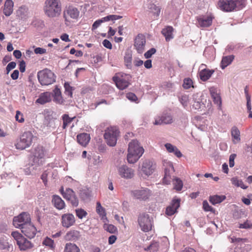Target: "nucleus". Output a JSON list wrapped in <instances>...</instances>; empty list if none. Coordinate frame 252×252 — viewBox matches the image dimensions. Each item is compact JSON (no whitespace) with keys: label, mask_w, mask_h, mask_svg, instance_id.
Segmentation results:
<instances>
[{"label":"nucleus","mask_w":252,"mask_h":252,"mask_svg":"<svg viewBox=\"0 0 252 252\" xmlns=\"http://www.w3.org/2000/svg\"><path fill=\"white\" fill-rule=\"evenodd\" d=\"M127 160L129 163H135L142 156L144 150L137 140H133L128 144Z\"/></svg>","instance_id":"f257e3e1"},{"label":"nucleus","mask_w":252,"mask_h":252,"mask_svg":"<svg viewBox=\"0 0 252 252\" xmlns=\"http://www.w3.org/2000/svg\"><path fill=\"white\" fill-rule=\"evenodd\" d=\"M45 14L49 18L59 16L62 11L60 0H46L43 6Z\"/></svg>","instance_id":"f03ea898"},{"label":"nucleus","mask_w":252,"mask_h":252,"mask_svg":"<svg viewBox=\"0 0 252 252\" xmlns=\"http://www.w3.org/2000/svg\"><path fill=\"white\" fill-rule=\"evenodd\" d=\"M120 131L117 127L111 126L105 130L104 138L106 143L110 146H115L117 143Z\"/></svg>","instance_id":"7ed1b4c3"},{"label":"nucleus","mask_w":252,"mask_h":252,"mask_svg":"<svg viewBox=\"0 0 252 252\" xmlns=\"http://www.w3.org/2000/svg\"><path fill=\"white\" fill-rule=\"evenodd\" d=\"M37 78L42 85H49L55 82L54 73L50 69L45 68L37 73Z\"/></svg>","instance_id":"20e7f679"},{"label":"nucleus","mask_w":252,"mask_h":252,"mask_svg":"<svg viewBox=\"0 0 252 252\" xmlns=\"http://www.w3.org/2000/svg\"><path fill=\"white\" fill-rule=\"evenodd\" d=\"M33 138V135L31 131L24 132L15 144L16 149L22 150L29 147L32 142Z\"/></svg>","instance_id":"39448f33"},{"label":"nucleus","mask_w":252,"mask_h":252,"mask_svg":"<svg viewBox=\"0 0 252 252\" xmlns=\"http://www.w3.org/2000/svg\"><path fill=\"white\" fill-rule=\"evenodd\" d=\"M138 222L141 230L143 232H149L152 230L153 220L147 213L140 214L138 217Z\"/></svg>","instance_id":"423d86ee"},{"label":"nucleus","mask_w":252,"mask_h":252,"mask_svg":"<svg viewBox=\"0 0 252 252\" xmlns=\"http://www.w3.org/2000/svg\"><path fill=\"white\" fill-rule=\"evenodd\" d=\"M60 191L63 197L69 201L73 207H77L79 205V199L75 192L70 188H66L64 190L63 187H62Z\"/></svg>","instance_id":"0eeeda50"},{"label":"nucleus","mask_w":252,"mask_h":252,"mask_svg":"<svg viewBox=\"0 0 252 252\" xmlns=\"http://www.w3.org/2000/svg\"><path fill=\"white\" fill-rule=\"evenodd\" d=\"M31 222L30 215L25 212H23L17 217H14L13 220L14 226L21 229V227L25 226L26 224Z\"/></svg>","instance_id":"6e6552de"},{"label":"nucleus","mask_w":252,"mask_h":252,"mask_svg":"<svg viewBox=\"0 0 252 252\" xmlns=\"http://www.w3.org/2000/svg\"><path fill=\"white\" fill-rule=\"evenodd\" d=\"M156 168L155 162L150 159H146L142 163L141 171L144 174L149 176L154 172Z\"/></svg>","instance_id":"1a4fd4ad"},{"label":"nucleus","mask_w":252,"mask_h":252,"mask_svg":"<svg viewBox=\"0 0 252 252\" xmlns=\"http://www.w3.org/2000/svg\"><path fill=\"white\" fill-rule=\"evenodd\" d=\"M131 194L136 199L145 200L150 196L151 192L147 188H142L141 189L132 191Z\"/></svg>","instance_id":"9d476101"},{"label":"nucleus","mask_w":252,"mask_h":252,"mask_svg":"<svg viewBox=\"0 0 252 252\" xmlns=\"http://www.w3.org/2000/svg\"><path fill=\"white\" fill-rule=\"evenodd\" d=\"M125 77L126 78H124L123 76L121 77L114 76L113 78V81L115 82L117 88L120 90H124L129 85V75H125Z\"/></svg>","instance_id":"9b49d317"},{"label":"nucleus","mask_w":252,"mask_h":252,"mask_svg":"<svg viewBox=\"0 0 252 252\" xmlns=\"http://www.w3.org/2000/svg\"><path fill=\"white\" fill-rule=\"evenodd\" d=\"M80 12L77 8L73 6H69L64 11L63 17L66 21L68 18L76 20L79 16Z\"/></svg>","instance_id":"f8f14e48"},{"label":"nucleus","mask_w":252,"mask_h":252,"mask_svg":"<svg viewBox=\"0 0 252 252\" xmlns=\"http://www.w3.org/2000/svg\"><path fill=\"white\" fill-rule=\"evenodd\" d=\"M61 222L63 227L68 228L75 224V218L72 214H64L62 216Z\"/></svg>","instance_id":"ddd939ff"},{"label":"nucleus","mask_w":252,"mask_h":252,"mask_svg":"<svg viewBox=\"0 0 252 252\" xmlns=\"http://www.w3.org/2000/svg\"><path fill=\"white\" fill-rule=\"evenodd\" d=\"M118 172L122 178L127 179L132 178L134 175V170L125 165H123L118 168Z\"/></svg>","instance_id":"4468645a"},{"label":"nucleus","mask_w":252,"mask_h":252,"mask_svg":"<svg viewBox=\"0 0 252 252\" xmlns=\"http://www.w3.org/2000/svg\"><path fill=\"white\" fill-rule=\"evenodd\" d=\"M22 232L27 237L31 239L33 238L36 233V229L35 227L31 223L26 224L25 226L21 227Z\"/></svg>","instance_id":"2eb2a0df"},{"label":"nucleus","mask_w":252,"mask_h":252,"mask_svg":"<svg viewBox=\"0 0 252 252\" xmlns=\"http://www.w3.org/2000/svg\"><path fill=\"white\" fill-rule=\"evenodd\" d=\"M218 5L221 10L225 11L230 12L236 9L233 0H220Z\"/></svg>","instance_id":"dca6fc26"},{"label":"nucleus","mask_w":252,"mask_h":252,"mask_svg":"<svg viewBox=\"0 0 252 252\" xmlns=\"http://www.w3.org/2000/svg\"><path fill=\"white\" fill-rule=\"evenodd\" d=\"M175 171L173 165L171 162L166 163V167L164 169V176L163 179V182L165 184L170 183L171 174Z\"/></svg>","instance_id":"f3484780"},{"label":"nucleus","mask_w":252,"mask_h":252,"mask_svg":"<svg viewBox=\"0 0 252 252\" xmlns=\"http://www.w3.org/2000/svg\"><path fill=\"white\" fill-rule=\"evenodd\" d=\"M45 156V151L43 147L38 146L35 148L33 162L34 164L39 165L42 161H40Z\"/></svg>","instance_id":"a211bd4d"},{"label":"nucleus","mask_w":252,"mask_h":252,"mask_svg":"<svg viewBox=\"0 0 252 252\" xmlns=\"http://www.w3.org/2000/svg\"><path fill=\"white\" fill-rule=\"evenodd\" d=\"M146 39L142 34H138L135 39L134 46L138 53H142L144 50Z\"/></svg>","instance_id":"6ab92c4d"},{"label":"nucleus","mask_w":252,"mask_h":252,"mask_svg":"<svg viewBox=\"0 0 252 252\" xmlns=\"http://www.w3.org/2000/svg\"><path fill=\"white\" fill-rule=\"evenodd\" d=\"M180 205V199H173L170 204L167 207L166 214L168 216L174 215Z\"/></svg>","instance_id":"aec40b11"},{"label":"nucleus","mask_w":252,"mask_h":252,"mask_svg":"<svg viewBox=\"0 0 252 252\" xmlns=\"http://www.w3.org/2000/svg\"><path fill=\"white\" fill-rule=\"evenodd\" d=\"M213 17L211 16L197 17V26L201 28L208 27L212 23Z\"/></svg>","instance_id":"412c9836"},{"label":"nucleus","mask_w":252,"mask_h":252,"mask_svg":"<svg viewBox=\"0 0 252 252\" xmlns=\"http://www.w3.org/2000/svg\"><path fill=\"white\" fill-rule=\"evenodd\" d=\"M173 122L172 117L168 114H163L160 117L155 119L154 124L159 125L162 124H170Z\"/></svg>","instance_id":"4be33fe9"},{"label":"nucleus","mask_w":252,"mask_h":252,"mask_svg":"<svg viewBox=\"0 0 252 252\" xmlns=\"http://www.w3.org/2000/svg\"><path fill=\"white\" fill-rule=\"evenodd\" d=\"M52 97H53V101L57 104H63L64 102L62 93L60 89L56 86L51 93Z\"/></svg>","instance_id":"5701e85b"},{"label":"nucleus","mask_w":252,"mask_h":252,"mask_svg":"<svg viewBox=\"0 0 252 252\" xmlns=\"http://www.w3.org/2000/svg\"><path fill=\"white\" fill-rule=\"evenodd\" d=\"M21 251H26L33 247L32 243L23 237L17 244Z\"/></svg>","instance_id":"b1692460"},{"label":"nucleus","mask_w":252,"mask_h":252,"mask_svg":"<svg viewBox=\"0 0 252 252\" xmlns=\"http://www.w3.org/2000/svg\"><path fill=\"white\" fill-rule=\"evenodd\" d=\"M52 202L55 207L58 210H62L65 207V205L64 201L59 195H53Z\"/></svg>","instance_id":"393cba45"},{"label":"nucleus","mask_w":252,"mask_h":252,"mask_svg":"<svg viewBox=\"0 0 252 252\" xmlns=\"http://www.w3.org/2000/svg\"><path fill=\"white\" fill-rule=\"evenodd\" d=\"M52 100L51 93L45 92L41 94L38 99H36V102L41 104H44L47 102L51 101Z\"/></svg>","instance_id":"a878e982"},{"label":"nucleus","mask_w":252,"mask_h":252,"mask_svg":"<svg viewBox=\"0 0 252 252\" xmlns=\"http://www.w3.org/2000/svg\"><path fill=\"white\" fill-rule=\"evenodd\" d=\"M80 232L77 230H70L65 236V239L67 241H76L80 237Z\"/></svg>","instance_id":"bb28decb"},{"label":"nucleus","mask_w":252,"mask_h":252,"mask_svg":"<svg viewBox=\"0 0 252 252\" xmlns=\"http://www.w3.org/2000/svg\"><path fill=\"white\" fill-rule=\"evenodd\" d=\"M13 246L9 244L7 241L3 238H0V250L4 252H11L13 251Z\"/></svg>","instance_id":"cd10ccee"},{"label":"nucleus","mask_w":252,"mask_h":252,"mask_svg":"<svg viewBox=\"0 0 252 252\" xmlns=\"http://www.w3.org/2000/svg\"><path fill=\"white\" fill-rule=\"evenodd\" d=\"M13 2L12 0H6L3 10V13L6 16H9L13 12Z\"/></svg>","instance_id":"c85d7f7f"},{"label":"nucleus","mask_w":252,"mask_h":252,"mask_svg":"<svg viewBox=\"0 0 252 252\" xmlns=\"http://www.w3.org/2000/svg\"><path fill=\"white\" fill-rule=\"evenodd\" d=\"M214 70L204 68L199 72V77L203 81L208 80L214 73Z\"/></svg>","instance_id":"c756f323"},{"label":"nucleus","mask_w":252,"mask_h":252,"mask_svg":"<svg viewBox=\"0 0 252 252\" xmlns=\"http://www.w3.org/2000/svg\"><path fill=\"white\" fill-rule=\"evenodd\" d=\"M77 139L80 145L86 146L90 140V136L88 133H83L77 135Z\"/></svg>","instance_id":"7c9ffc66"},{"label":"nucleus","mask_w":252,"mask_h":252,"mask_svg":"<svg viewBox=\"0 0 252 252\" xmlns=\"http://www.w3.org/2000/svg\"><path fill=\"white\" fill-rule=\"evenodd\" d=\"M173 28L171 26H167L162 29L161 33L164 36L166 41H169L173 38Z\"/></svg>","instance_id":"2f4dec72"},{"label":"nucleus","mask_w":252,"mask_h":252,"mask_svg":"<svg viewBox=\"0 0 252 252\" xmlns=\"http://www.w3.org/2000/svg\"><path fill=\"white\" fill-rule=\"evenodd\" d=\"M165 147L168 152L173 153L174 155L178 158H180L182 157V153L176 146L172 145L170 143H166L165 144Z\"/></svg>","instance_id":"473e14b6"},{"label":"nucleus","mask_w":252,"mask_h":252,"mask_svg":"<svg viewBox=\"0 0 252 252\" xmlns=\"http://www.w3.org/2000/svg\"><path fill=\"white\" fill-rule=\"evenodd\" d=\"M234 59V56L233 55H229L223 57L220 63L221 68L222 69H224L226 67L231 63Z\"/></svg>","instance_id":"72a5a7b5"},{"label":"nucleus","mask_w":252,"mask_h":252,"mask_svg":"<svg viewBox=\"0 0 252 252\" xmlns=\"http://www.w3.org/2000/svg\"><path fill=\"white\" fill-rule=\"evenodd\" d=\"M226 198V196L223 195H214L210 196L209 197V201L214 205L219 204L222 202Z\"/></svg>","instance_id":"f704fd0d"},{"label":"nucleus","mask_w":252,"mask_h":252,"mask_svg":"<svg viewBox=\"0 0 252 252\" xmlns=\"http://www.w3.org/2000/svg\"><path fill=\"white\" fill-rule=\"evenodd\" d=\"M64 252H80V249L75 244L68 243L65 245Z\"/></svg>","instance_id":"c9c22d12"},{"label":"nucleus","mask_w":252,"mask_h":252,"mask_svg":"<svg viewBox=\"0 0 252 252\" xmlns=\"http://www.w3.org/2000/svg\"><path fill=\"white\" fill-rule=\"evenodd\" d=\"M148 8L150 10V12L156 15V16L159 15L161 8L159 6H157L154 3H150L148 4Z\"/></svg>","instance_id":"e433bc0d"},{"label":"nucleus","mask_w":252,"mask_h":252,"mask_svg":"<svg viewBox=\"0 0 252 252\" xmlns=\"http://www.w3.org/2000/svg\"><path fill=\"white\" fill-rule=\"evenodd\" d=\"M124 62L125 65L128 69H131L132 64V55L131 53L127 52L126 53L124 57Z\"/></svg>","instance_id":"4c0bfd02"},{"label":"nucleus","mask_w":252,"mask_h":252,"mask_svg":"<svg viewBox=\"0 0 252 252\" xmlns=\"http://www.w3.org/2000/svg\"><path fill=\"white\" fill-rule=\"evenodd\" d=\"M173 184L174 186V189L177 191H180L183 188V183L182 181L178 178H175L173 179Z\"/></svg>","instance_id":"58836bf2"},{"label":"nucleus","mask_w":252,"mask_h":252,"mask_svg":"<svg viewBox=\"0 0 252 252\" xmlns=\"http://www.w3.org/2000/svg\"><path fill=\"white\" fill-rule=\"evenodd\" d=\"M231 181L232 184L237 187H240L243 189H247L248 188V186L244 184L242 180H239L236 177L232 178Z\"/></svg>","instance_id":"ea45409f"},{"label":"nucleus","mask_w":252,"mask_h":252,"mask_svg":"<svg viewBox=\"0 0 252 252\" xmlns=\"http://www.w3.org/2000/svg\"><path fill=\"white\" fill-rule=\"evenodd\" d=\"M159 247L158 243L153 242L148 247L145 248V251H150V252H156L158 251Z\"/></svg>","instance_id":"a19ab883"},{"label":"nucleus","mask_w":252,"mask_h":252,"mask_svg":"<svg viewBox=\"0 0 252 252\" xmlns=\"http://www.w3.org/2000/svg\"><path fill=\"white\" fill-rule=\"evenodd\" d=\"M231 135L232 137L236 141L239 142L241 140L240 133L239 129L236 127H233L231 129Z\"/></svg>","instance_id":"79ce46f5"},{"label":"nucleus","mask_w":252,"mask_h":252,"mask_svg":"<svg viewBox=\"0 0 252 252\" xmlns=\"http://www.w3.org/2000/svg\"><path fill=\"white\" fill-rule=\"evenodd\" d=\"M74 118L75 117L72 118H70L67 114L63 115L62 116V119L63 121V128L65 129L68 125L69 124Z\"/></svg>","instance_id":"37998d69"},{"label":"nucleus","mask_w":252,"mask_h":252,"mask_svg":"<svg viewBox=\"0 0 252 252\" xmlns=\"http://www.w3.org/2000/svg\"><path fill=\"white\" fill-rule=\"evenodd\" d=\"M64 88L65 89V94L70 97H72V91L74 90V88L71 87L69 83L68 82H65L64 84Z\"/></svg>","instance_id":"c03bdc74"},{"label":"nucleus","mask_w":252,"mask_h":252,"mask_svg":"<svg viewBox=\"0 0 252 252\" xmlns=\"http://www.w3.org/2000/svg\"><path fill=\"white\" fill-rule=\"evenodd\" d=\"M96 212L97 214H99V215L100 217H101L102 219H103L104 218H105V219H106V214L105 213V209L101 206L100 202H97L96 203Z\"/></svg>","instance_id":"a18cd8bd"},{"label":"nucleus","mask_w":252,"mask_h":252,"mask_svg":"<svg viewBox=\"0 0 252 252\" xmlns=\"http://www.w3.org/2000/svg\"><path fill=\"white\" fill-rule=\"evenodd\" d=\"M234 2L235 9L238 10L242 9L246 5L247 0H233Z\"/></svg>","instance_id":"49530a36"},{"label":"nucleus","mask_w":252,"mask_h":252,"mask_svg":"<svg viewBox=\"0 0 252 252\" xmlns=\"http://www.w3.org/2000/svg\"><path fill=\"white\" fill-rule=\"evenodd\" d=\"M75 213L76 216L80 219L86 218L88 215L87 212L82 208L76 209Z\"/></svg>","instance_id":"de8ad7c7"},{"label":"nucleus","mask_w":252,"mask_h":252,"mask_svg":"<svg viewBox=\"0 0 252 252\" xmlns=\"http://www.w3.org/2000/svg\"><path fill=\"white\" fill-rule=\"evenodd\" d=\"M238 227L242 229H251L252 228V222L247 220L244 223H239Z\"/></svg>","instance_id":"09e8293b"},{"label":"nucleus","mask_w":252,"mask_h":252,"mask_svg":"<svg viewBox=\"0 0 252 252\" xmlns=\"http://www.w3.org/2000/svg\"><path fill=\"white\" fill-rule=\"evenodd\" d=\"M104 228L105 230L110 233H115L117 230V227L113 224H105L104 225Z\"/></svg>","instance_id":"8fccbe9b"},{"label":"nucleus","mask_w":252,"mask_h":252,"mask_svg":"<svg viewBox=\"0 0 252 252\" xmlns=\"http://www.w3.org/2000/svg\"><path fill=\"white\" fill-rule=\"evenodd\" d=\"M195 95L193 96V103L192 104V107L196 110H199L201 108V107L203 104L201 103V100L198 99L197 100L196 98H195Z\"/></svg>","instance_id":"3c124183"},{"label":"nucleus","mask_w":252,"mask_h":252,"mask_svg":"<svg viewBox=\"0 0 252 252\" xmlns=\"http://www.w3.org/2000/svg\"><path fill=\"white\" fill-rule=\"evenodd\" d=\"M179 100L180 102L185 108L188 106L189 102V97L188 95H182L181 97L179 98Z\"/></svg>","instance_id":"603ef678"},{"label":"nucleus","mask_w":252,"mask_h":252,"mask_svg":"<svg viewBox=\"0 0 252 252\" xmlns=\"http://www.w3.org/2000/svg\"><path fill=\"white\" fill-rule=\"evenodd\" d=\"M192 81L190 78H185L184 80L183 87L185 89H188L192 86Z\"/></svg>","instance_id":"864d4df0"},{"label":"nucleus","mask_w":252,"mask_h":252,"mask_svg":"<svg viewBox=\"0 0 252 252\" xmlns=\"http://www.w3.org/2000/svg\"><path fill=\"white\" fill-rule=\"evenodd\" d=\"M203 208L205 211L206 212H214L215 210L209 205V203L206 200H205L203 202Z\"/></svg>","instance_id":"5fc2aeb1"},{"label":"nucleus","mask_w":252,"mask_h":252,"mask_svg":"<svg viewBox=\"0 0 252 252\" xmlns=\"http://www.w3.org/2000/svg\"><path fill=\"white\" fill-rule=\"evenodd\" d=\"M104 19H105V17L100 19H98L96 21H95L93 26H92V29L93 30H95L96 29V28H97L102 23L104 22H106L107 20H104Z\"/></svg>","instance_id":"6e6d98bb"},{"label":"nucleus","mask_w":252,"mask_h":252,"mask_svg":"<svg viewBox=\"0 0 252 252\" xmlns=\"http://www.w3.org/2000/svg\"><path fill=\"white\" fill-rule=\"evenodd\" d=\"M54 241L51 239L47 237L43 242V244L49 246L50 248H53L54 247Z\"/></svg>","instance_id":"4d7b16f0"},{"label":"nucleus","mask_w":252,"mask_h":252,"mask_svg":"<svg viewBox=\"0 0 252 252\" xmlns=\"http://www.w3.org/2000/svg\"><path fill=\"white\" fill-rule=\"evenodd\" d=\"M122 17L121 16H120V15H108V16H107L105 17V19H104V20H107V21H110V20L114 21V20H116L120 19Z\"/></svg>","instance_id":"13d9d810"},{"label":"nucleus","mask_w":252,"mask_h":252,"mask_svg":"<svg viewBox=\"0 0 252 252\" xmlns=\"http://www.w3.org/2000/svg\"><path fill=\"white\" fill-rule=\"evenodd\" d=\"M156 52V49L154 48H152L144 54V56H145V58L149 59Z\"/></svg>","instance_id":"bf43d9fd"},{"label":"nucleus","mask_w":252,"mask_h":252,"mask_svg":"<svg viewBox=\"0 0 252 252\" xmlns=\"http://www.w3.org/2000/svg\"><path fill=\"white\" fill-rule=\"evenodd\" d=\"M11 235L16 241L17 244L18 243V241L20 240L23 237V236L17 231L12 232L11 233Z\"/></svg>","instance_id":"052dcab7"},{"label":"nucleus","mask_w":252,"mask_h":252,"mask_svg":"<svg viewBox=\"0 0 252 252\" xmlns=\"http://www.w3.org/2000/svg\"><path fill=\"white\" fill-rule=\"evenodd\" d=\"M16 65V63L14 62L9 63L6 67V74H8L10 71L14 69Z\"/></svg>","instance_id":"680f3d73"},{"label":"nucleus","mask_w":252,"mask_h":252,"mask_svg":"<svg viewBox=\"0 0 252 252\" xmlns=\"http://www.w3.org/2000/svg\"><path fill=\"white\" fill-rule=\"evenodd\" d=\"M15 119L16 121H18L19 123H23L24 121L23 115L19 111H16Z\"/></svg>","instance_id":"e2e57ef3"},{"label":"nucleus","mask_w":252,"mask_h":252,"mask_svg":"<svg viewBox=\"0 0 252 252\" xmlns=\"http://www.w3.org/2000/svg\"><path fill=\"white\" fill-rule=\"evenodd\" d=\"M212 97V98L213 99V101L215 103L218 105L219 106H220L221 105V100L220 96L219 94H218L215 96H213Z\"/></svg>","instance_id":"0e129e2a"},{"label":"nucleus","mask_w":252,"mask_h":252,"mask_svg":"<svg viewBox=\"0 0 252 252\" xmlns=\"http://www.w3.org/2000/svg\"><path fill=\"white\" fill-rule=\"evenodd\" d=\"M236 155L235 154H231L229 156V166L230 167H232L234 166V163H235L234 159H235V158H236Z\"/></svg>","instance_id":"69168bd1"},{"label":"nucleus","mask_w":252,"mask_h":252,"mask_svg":"<svg viewBox=\"0 0 252 252\" xmlns=\"http://www.w3.org/2000/svg\"><path fill=\"white\" fill-rule=\"evenodd\" d=\"M209 91L212 97L217 96L219 94L217 93V89L214 87H212L209 88Z\"/></svg>","instance_id":"338daca9"},{"label":"nucleus","mask_w":252,"mask_h":252,"mask_svg":"<svg viewBox=\"0 0 252 252\" xmlns=\"http://www.w3.org/2000/svg\"><path fill=\"white\" fill-rule=\"evenodd\" d=\"M103 45L106 48L111 49L112 47L111 43L107 39H104L102 41Z\"/></svg>","instance_id":"774afa93"}]
</instances>
